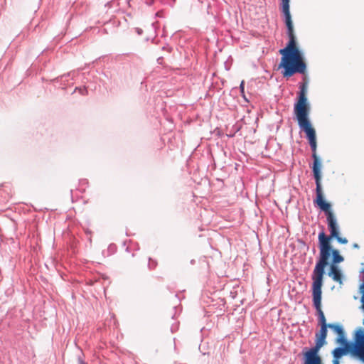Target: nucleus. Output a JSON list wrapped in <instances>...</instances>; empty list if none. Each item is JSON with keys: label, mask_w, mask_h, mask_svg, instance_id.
<instances>
[{"label": "nucleus", "mask_w": 364, "mask_h": 364, "mask_svg": "<svg viewBox=\"0 0 364 364\" xmlns=\"http://www.w3.org/2000/svg\"><path fill=\"white\" fill-rule=\"evenodd\" d=\"M309 111L310 107L307 102V97H298L294 107V114L296 115L300 129L303 130L306 135L313 152L312 158L314 159V163L312 170L316 185V197L314 200V203L325 213L331 233L329 236L326 235L324 232H321L318 235L320 256L314 269L313 274L323 277L325 268L328 264V259L331 256V251L332 250L331 240L334 237L341 244H346L348 240L339 236L338 225L336 217L331 210V205L328 202H326L323 198L321 183V163L316 154L317 144L316 131L309 119Z\"/></svg>", "instance_id": "nucleus-1"}, {"label": "nucleus", "mask_w": 364, "mask_h": 364, "mask_svg": "<svg viewBox=\"0 0 364 364\" xmlns=\"http://www.w3.org/2000/svg\"><path fill=\"white\" fill-rule=\"evenodd\" d=\"M282 11L284 15V22L287 28L289 41L284 48L279 50L282 55L279 68H283L282 72L284 77H290L295 73L306 74V65L302 54L296 46V36L289 11V0H282Z\"/></svg>", "instance_id": "nucleus-2"}, {"label": "nucleus", "mask_w": 364, "mask_h": 364, "mask_svg": "<svg viewBox=\"0 0 364 364\" xmlns=\"http://www.w3.org/2000/svg\"><path fill=\"white\" fill-rule=\"evenodd\" d=\"M327 328H321L320 331L316 333V344L304 353V364H323L318 353L321 347L326 344Z\"/></svg>", "instance_id": "nucleus-3"}, {"label": "nucleus", "mask_w": 364, "mask_h": 364, "mask_svg": "<svg viewBox=\"0 0 364 364\" xmlns=\"http://www.w3.org/2000/svg\"><path fill=\"white\" fill-rule=\"evenodd\" d=\"M312 280L313 302L317 312L319 324L321 328H328V324L326 323L325 315L321 309V287L323 284V277L312 274Z\"/></svg>", "instance_id": "nucleus-4"}, {"label": "nucleus", "mask_w": 364, "mask_h": 364, "mask_svg": "<svg viewBox=\"0 0 364 364\" xmlns=\"http://www.w3.org/2000/svg\"><path fill=\"white\" fill-rule=\"evenodd\" d=\"M355 354L364 362V331L360 329L355 336Z\"/></svg>", "instance_id": "nucleus-5"}, {"label": "nucleus", "mask_w": 364, "mask_h": 364, "mask_svg": "<svg viewBox=\"0 0 364 364\" xmlns=\"http://www.w3.org/2000/svg\"><path fill=\"white\" fill-rule=\"evenodd\" d=\"M328 328L332 329L335 333H337V336H338L336 338V343L345 347L348 346V343L345 338L344 331L341 326L338 324L330 323L328 324Z\"/></svg>", "instance_id": "nucleus-6"}, {"label": "nucleus", "mask_w": 364, "mask_h": 364, "mask_svg": "<svg viewBox=\"0 0 364 364\" xmlns=\"http://www.w3.org/2000/svg\"><path fill=\"white\" fill-rule=\"evenodd\" d=\"M329 276L331 277L334 281L341 282V274L336 265H331Z\"/></svg>", "instance_id": "nucleus-7"}, {"label": "nucleus", "mask_w": 364, "mask_h": 364, "mask_svg": "<svg viewBox=\"0 0 364 364\" xmlns=\"http://www.w3.org/2000/svg\"><path fill=\"white\" fill-rule=\"evenodd\" d=\"M331 255L333 256V264L336 265V264L340 263L343 261V257L340 255L339 251L338 250H333L331 251Z\"/></svg>", "instance_id": "nucleus-8"}, {"label": "nucleus", "mask_w": 364, "mask_h": 364, "mask_svg": "<svg viewBox=\"0 0 364 364\" xmlns=\"http://www.w3.org/2000/svg\"><path fill=\"white\" fill-rule=\"evenodd\" d=\"M347 353V350L345 348H336L333 351L334 358L339 359L343 355Z\"/></svg>", "instance_id": "nucleus-9"}, {"label": "nucleus", "mask_w": 364, "mask_h": 364, "mask_svg": "<svg viewBox=\"0 0 364 364\" xmlns=\"http://www.w3.org/2000/svg\"><path fill=\"white\" fill-rule=\"evenodd\" d=\"M339 359H337V358H334L333 360V364H340L339 363Z\"/></svg>", "instance_id": "nucleus-10"}, {"label": "nucleus", "mask_w": 364, "mask_h": 364, "mask_svg": "<svg viewBox=\"0 0 364 364\" xmlns=\"http://www.w3.org/2000/svg\"><path fill=\"white\" fill-rule=\"evenodd\" d=\"M240 89H241V91L243 92V90H244V82L243 81L240 84Z\"/></svg>", "instance_id": "nucleus-11"}, {"label": "nucleus", "mask_w": 364, "mask_h": 364, "mask_svg": "<svg viewBox=\"0 0 364 364\" xmlns=\"http://www.w3.org/2000/svg\"><path fill=\"white\" fill-rule=\"evenodd\" d=\"M80 364H87V363H85L84 361H82V360H80Z\"/></svg>", "instance_id": "nucleus-12"}]
</instances>
